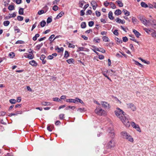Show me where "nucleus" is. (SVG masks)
<instances>
[{
  "mask_svg": "<svg viewBox=\"0 0 156 156\" xmlns=\"http://www.w3.org/2000/svg\"><path fill=\"white\" fill-rule=\"evenodd\" d=\"M116 116L119 118L124 125L126 127H129L130 125V122L129 121L126 114L122 110L117 108L115 112Z\"/></svg>",
  "mask_w": 156,
  "mask_h": 156,
  "instance_id": "f257e3e1",
  "label": "nucleus"
},
{
  "mask_svg": "<svg viewBox=\"0 0 156 156\" xmlns=\"http://www.w3.org/2000/svg\"><path fill=\"white\" fill-rule=\"evenodd\" d=\"M122 137L128 140L131 142H133V140L132 136L126 131H123L121 133Z\"/></svg>",
  "mask_w": 156,
  "mask_h": 156,
  "instance_id": "f03ea898",
  "label": "nucleus"
},
{
  "mask_svg": "<svg viewBox=\"0 0 156 156\" xmlns=\"http://www.w3.org/2000/svg\"><path fill=\"white\" fill-rule=\"evenodd\" d=\"M66 101L67 102H73L75 103H77L78 102L82 104L84 103L81 100L77 98H76L75 99H68L66 100Z\"/></svg>",
  "mask_w": 156,
  "mask_h": 156,
  "instance_id": "7ed1b4c3",
  "label": "nucleus"
},
{
  "mask_svg": "<svg viewBox=\"0 0 156 156\" xmlns=\"http://www.w3.org/2000/svg\"><path fill=\"white\" fill-rule=\"evenodd\" d=\"M138 18L144 25L146 26L147 25L149 21L147 20L144 16L140 15L138 16Z\"/></svg>",
  "mask_w": 156,
  "mask_h": 156,
  "instance_id": "20e7f679",
  "label": "nucleus"
},
{
  "mask_svg": "<svg viewBox=\"0 0 156 156\" xmlns=\"http://www.w3.org/2000/svg\"><path fill=\"white\" fill-rule=\"evenodd\" d=\"M95 113L100 115H104L105 112V111L100 108H97L95 109Z\"/></svg>",
  "mask_w": 156,
  "mask_h": 156,
  "instance_id": "39448f33",
  "label": "nucleus"
},
{
  "mask_svg": "<svg viewBox=\"0 0 156 156\" xmlns=\"http://www.w3.org/2000/svg\"><path fill=\"white\" fill-rule=\"evenodd\" d=\"M127 107L130 108L133 111L136 110V108L134 105L132 103H128L127 104Z\"/></svg>",
  "mask_w": 156,
  "mask_h": 156,
  "instance_id": "423d86ee",
  "label": "nucleus"
},
{
  "mask_svg": "<svg viewBox=\"0 0 156 156\" xmlns=\"http://www.w3.org/2000/svg\"><path fill=\"white\" fill-rule=\"evenodd\" d=\"M114 145V142L113 140H112L109 142L108 144V148H111L113 147Z\"/></svg>",
  "mask_w": 156,
  "mask_h": 156,
  "instance_id": "0eeeda50",
  "label": "nucleus"
},
{
  "mask_svg": "<svg viewBox=\"0 0 156 156\" xmlns=\"http://www.w3.org/2000/svg\"><path fill=\"white\" fill-rule=\"evenodd\" d=\"M9 16L8 18V17H5V19H8L12 18H14L16 16V12H13L12 14H9Z\"/></svg>",
  "mask_w": 156,
  "mask_h": 156,
  "instance_id": "6e6552de",
  "label": "nucleus"
},
{
  "mask_svg": "<svg viewBox=\"0 0 156 156\" xmlns=\"http://www.w3.org/2000/svg\"><path fill=\"white\" fill-rule=\"evenodd\" d=\"M101 103L102 106L105 108L109 107V105L106 102L102 101Z\"/></svg>",
  "mask_w": 156,
  "mask_h": 156,
  "instance_id": "1a4fd4ad",
  "label": "nucleus"
},
{
  "mask_svg": "<svg viewBox=\"0 0 156 156\" xmlns=\"http://www.w3.org/2000/svg\"><path fill=\"white\" fill-rule=\"evenodd\" d=\"M22 113V112L21 111H17L15 113H11L9 115V116H11L12 115H16L18 114H21Z\"/></svg>",
  "mask_w": 156,
  "mask_h": 156,
  "instance_id": "9d476101",
  "label": "nucleus"
},
{
  "mask_svg": "<svg viewBox=\"0 0 156 156\" xmlns=\"http://www.w3.org/2000/svg\"><path fill=\"white\" fill-rule=\"evenodd\" d=\"M80 51H88L89 49L87 48H86L84 47H79L78 48V49L77 50V52H79Z\"/></svg>",
  "mask_w": 156,
  "mask_h": 156,
  "instance_id": "9b49d317",
  "label": "nucleus"
},
{
  "mask_svg": "<svg viewBox=\"0 0 156 156\" xmlns=\"http://www.w3.org/2000/svg\"><path fill=\"white\" fill-rule=\"evenodd\" d=\"M45 57V56L44 55H42L40 58V59L42 61V63L43 64H45L46 62V61L44 59Z\"/></svg>",
  "mask_w": 156,
  "mask_h": 156,
  "instance_id": "f8f14e48",
  "label": "nucleus"
},
{
  "mask_svg": "<svg viewBox=\"0 0 156 156\" xmlns=\"http://www.w3.org/2000/svg\"><path fill=\"white\" fill-rule=\"evenodd\" d=\"M133 32L137 37H139L141 35L139 32L135 29L133 30Z\"/></svg>",
  "mask_w": 156,
  "mask_h": 156,
  "instance_id": "ddd939ff",
  "label": "nucleus"
},
{
  "mask_svg": "<svg viewBox=\"0 0 156 156\" xmlns=\"http://www.w3.org/2000/svg\"><path fill=\"white\" fill-rule=\"evenodd\" d=\"M57 55V54L56 53H53L51 55H50L48 57V58L49 59H52L53 58L54 56L56 57Z\"/></svg>",
  "mask_w": 156,
  "mask_h": 156,
  "instance_id": "4468645a",
  "label": "nucleus"
},
{
  "mask_svg": "<svg viewBox=\"0 0 156 156\" xmlns=\"http://www.w3.org/2000/svg\"><path fill=\"white\" fill-rule=\"evenodd\" d=\"M30 64L32 66H36L37 65V63L34 60H32L29 62Z\"/></svg>",
  "mask_w": 156,
  "mask_h": 156,
  "instance_id": "2eb2a0df",
  "label": "nucleus"
},
{
  "mask_svg": "<svg viewBox=\"0 0 156 156\" xmlns=\"http://www.w3.org/2000/svg\"><path fill=\"white\" fill-rule=\"evenodd\" d=\"M108 17L111 20H113L114 17L113 16V13L111 11H110L108 13Z\"/></svg>",
  "mask_w": 156,
  "mask_h": 156,
  "instance_id": "dca6fc26",
  "label": "nucleus"
},
{
  "mask_svg": "<svg viewBox=\"0 0 156 156\" xmlns=\"http://www.w3.org/2000/svg\"><path fill=\"white\" fill-rule=\"evenodd\" d=\"M122 12L121 10L119 9H117L115 11V14L117 16L121 14Z\"/></svg>",
  "mask_w": 156,
  "mask_h": 156,
  "instance_id": "f3484780",
  "label": "nucleus"
},
{
  "mask_svg": "<svg viewBox=\"0 0 156 156\" xmlns=\"http://www.w3.org/2000/svg\"><path fill=\"white\" fill-rule=\"evenodd\" d=\"M102 38L103 41L105 42H108L109 41V39L108 37L106 36L103 37Z\"/></svg>",
  "mask_w": 156,
  "mask_h": 156,
  "instance_id": "a211bd4d",
  "label": "nucleus"
},
{
  "mask_svg": "<svg viewBox=\"0 0 156 156\" xmlns=\"http://www.w3.org/2000/svg\"><path fill=\"white\" fill-rule=\"evenodd\" d=\"M64 14V12H61L57 16L56 18L58 19L61 17Z\"/></svg>",
  "mask_w": 156,
  "mask_h": 156,
  "instance_id": "6ab92c4d",
  "label": "nucleus"
},
{
  "mask_svg": "<svg viewBox=\"0 0 156 156\" xmlns=\"http://www.w3.org/2000/svg\"><path fill=\"white\" fill-rule=\"evenodd\" d=\"M122 12H124L125 15L126 16H129L130 15L129 12L126 10L123 9L122 10Z\"/></svg>",
  "mask_w": 156,
  "mask_h": 156,
  "instance_id": "aec40b11",
  "label": "nucleus"
},
{
  "mask_svg": "<svg viewBox=\"0 0 156 156\" xmlns=\"http://www.w3.org/2000/svg\"><path fill=\"white\" fill-rule=\"evenodd\" d=\"M14 29L16 33H18L20 32V30L17 26L14 27Z\"/></svg>",
  "mask_w": 156,
  "mask_h": 156,
  "instance_id": "412c9836",
  "label": "nucleus"
},
{
  "mask_svg": "<svg viewBox=\"0 0 156 156\" xmlns=\"http://www.w3.org/2000/svg\"><path fill=\"white\" fill-rule=\"evenodd\" d=\"M141 5L142 7H144V8H147L148 7L147 5L146 4L145 2H142L141 3Z\"/></svg>",
  "mask_w": 156,
  "mask_h": 156,
  "instance_id": "4be33fe9",
  "label": "nucleus"
},
{
  "mask_svg": "<svg viewBox=\"0 0 156 156\" xmlns=\"http://www.w3.org/2000/svg\"><path fill=\"white\" fill-rule=\"evenodd\" d=\"M19 14L20 15H23V9L22 8H20L19 11Z\"/></svg>",
  "mask_w": 156,
  "mask_h": 156,
  "instance_id": "5701e85b",
  "label": "nucleus"
},
{
  "mask_svg": "<svg viewBox=\"0 0 156 156\" xmlns=\"http://www.w3.org/2000/svg\"><path fill=\"white\" fill-rule=\"evenodd\" d=\"M56 50H58V52H61L63 51L64 49L62 47L59 48L58 47L57 48L55 49Z\"/></svg>",
  "mask_w": 156,
  "mask_h": 156,
  "instance_id": "b1692460",
  "label": "nucleus"
},
{
  "mask_svg": "<svg viewBox=\"0 0 156 156\" xmlns=\"http://www.w3.org/2000/svg\"><path fill=\"white\" fill-rule=\"evenodd\" d=\"M15 56V53L13 52H11L9 53V56L11 58H13Z\"/></svg>",
  "mask_w": 156,
  "mask_h": 156,
  "instance_id": "393cba45",
  "label": "nucleus"
},
{
  "mask_svg": "<svg viewBox=\"0 0 156 156\" xmlns=\"http://www.w3.org/2000/svg\"><path fill=\"white\" fill-rule=\"evenodd\" d=\"M109 134L111 136L112 138H113L114 135V132L113 130H112L111 131L109 132Z\"/></svg>",
  "mask_w": 156,
  "mask_h": 156,
  "instance_id": "a878e982",
  "label": "nucleus"
},
{
  "mask_svg": "<svg viewBox=\"0 0 156 156\" xmlns=\"http://www.w3.org/2000/svg\"><path fill=\"white\" fill-rule=\"evenodd\" d=\"M10 23V22L9 21H5L3 23V24L5 26H7Z\"/></svg>",
  "mask_w": 156,
  "mask_h": 156,
  "instance_id": "bb28decb",
  "label": "nucleus"
},
{
  "mask_svg": "<svg viewBox=\"0 0 156 156\" xmlns=\"http://www.w3.org/2000/svg\"><path fill=\"white\" fill-rule=\"evenodd\" d=\"M8 9L9 10H12L14 9V7L13 5H10L8 7Z\"/></svg>",
  "mask_w": 156,
  "mask_h": 156,
  "instance_id": "cd10ccee",
  "label": "nucleus"
},
{
  "mask_svg": "<svg viewBox=\"0 0 156 156\" xmlns=\"http://www.w3.org/2000/svg\"><path fill=\"white\" fill-rule=\"evenodd\" d=\"M17 19L19 21H22L23 20V17L20 16H19L17 17Z\"/></svg>",
  "mask_w": 156,
  "mask_h": 156,
  "instance_id": "c85d7f7f",
  "label": "nucleus"
},
{
  "mask_svg": "<svg viewBox=\"0 0 156 156\" xmlns=\"http://www.w3.org/2000/svg\"><path fill=\"white\" fill-rule=\"evenodd\" d=\"M115 40L117 41V42L119 44L122 43V41L121 39H119L116 37L115 38Z\"/></svg>",
  "mask_w": 156,
  "mask_h": 156,
  "instance_id": "c756f323",
  "label": "nucleus"
},
{
  "mask_svg": "<svg viewBox=\"0 0 156 156\" xmlns=\"http://www.w3.org/2000/svg\"><path fill=\"white\" fill-rule=\"evenodd\" d=\"M77 111L80 112H83L85 111V110L84 108H79L78 109Z\"/></svg>",
  "mask_w": 156,
  "mask_h": 156,
  "instance_id": "7c9ffc66",
  "label": "nucleus"
},
{
  "mask_svg": "<svg viewBox=\"0 0 156 156\" xmlns=\"http://www.w3.org/2000/svg\"><path fill=\"white\" fill-rule=\"evenodd\" d=\"M42 105H50V103L48 102H42L41 103Z\"/></svg>",
  "mask_w": 156,
  "mask_h": 156,
  "instance_id": "2f4dec72",
  "label": "nucleus"
},
{
  "mask_svg": "<svg viewBox=\"0 0 156 156\" xmlns=\"http://www.w3.org/2000/svg\"><path fill=\"white\" fill-rule=\"evenodd\" d=\"M81 26L82 28H84L86 27V23L85 22H83L81 23Z\"/></svg>",
  "mask_w": 156,
  "mask_h": 156,
  "instance_id": "473e14b6",
  "label": "nucleus"
},
{
  "mask_svg": "<svg viewBox=\"0 0 156 156\" xmlns=\"http://www.w3.org/2000/svg\"><path fill=\"white\" fill-rule=\"evenodd\" d=\"M134 61L135 62V64L137 65H138L139 66L142 68L143 67L142 65L139 62H138L134 60Z\"/></svg>",
  "mask_w": 156,
  "mask_h": 156,
  "instance_id": "72a5a7b5",
  "label": "nucleus"
},
{
  "mask_svg": "<svg viewBox=\"0 0 156 156\" xmlns=\"http://www.w3.org/2000/svg\"><path fill=\"white\" fill-rule=\"evenodd\" d=\"M46 23L45 21H42L40 23V25L41 27H44L46 24Z\"/></svg>",
  "mask_w": 156,
  "mask_h": 156,
  "instance_id": "f704fd0d",
  "label": "nucleus"
},
{
  "mask_svg": "<svg viewBox=\"0 0 156 156\" xmlns=\"http://www.w3.org/2000/svg\"><path fill=\"white\" fill-rule=\"evenodd\" d=\"M94 41L97 43H99L100 41V39L98 37H95L94 38Z\"/></svg>",
  "mask_w": 156,
  "mask_h": 156,
  "instance_id": "c9c22d12",
  "label": "nucleus"
},
{
  "mask_svg": "<svg viewBox=\"0 0 156 156\" xmlns=\"http://www.w3.org/2000/svg\"><path fill=\"white\" fill-rule=\"evenodd\" d=\"M10 102L12 104H15L16 102V101L14 99H11L9 100Z\"/></svg>",
  "mask_w": 156,
  "mask_h": 156,
  "instance_id": "e433bc0d",
  "label": "nucleus"
},
{
  "mask_svg": "<svg viewBox=\"0 0 156 156\" xmlns=\"http://www.w3.org/2000/svg\"><path fill=\"white\" fill-rule=\"evenodd\" d=\"M134 128H135L137 131L141 132L140 129L138 125H136Z\"/></svg>",
  "mask_w": 156,
  "mask_h": 156,
  "instance_id": "4c0bfd02",
  "label": "nucleus"
},
{
  "mask_svg": "<svg viewBox=\"0 0 156 156\" xmlns=\"http://www.w3.org/2000/svg\"><path fill=\"white\" fill-rule=\"evenodd\" d=\"M134 128H135L137 131L141 132L140 129L138 125H136Z\"/></svg>",
  "mask_w": 156,
  "mask_h": 156,
  "instance_id": "58836bf2",
  "label": "nucleus"
},
{
  "mask_svg": "<svg viewBox=\"0 0 156 156\" xmlns=\"http://www.w3.org/2000/svg\"><path fill=\"white\" fill-rule=\"evenodd\" d=\"M52 21V19L50 17H49L48 18L47 20V22L48 23H51Z\"/></svg>",
  "mask_w": 156,
  "mask_h": 156,
  "instance_id": "ea45409f",
  "label": "nucleus"
},
{
  "mask_svg": "<svg viewBox=\"0 0 156 156\" xmlns=\"http://www.w3.org/2000/svg\"><path fill=\"white\" fill-rule=\"evenodd\" d=\"M73 59L72 58L66 60V61L69 64H71L73 62Z\"/></svg>",
  "mask_w": 156,
  "mask_h": 156,
  "instance_id": "a19ab883",
  "label": "nucleus"
},
{
  "mask_svg": "<svg viewBox=\"0 0 156 156\" xmlns=\"http://www.w3.org/2000/svg\"><path fill=\"white\" fill-rule=\"evenodd\" d=\"M110 5H111V8H112V9H115L116 7L115 5L112 2L110 3Z\"/></svg>",
  "mask_w": 156,
  "mask_h": 156,
  "instance_id": "79ce46f5",
  "label": "nucleus"
},
{
  "mask_svg": "<svg viewBox=\"0 0 156 156\" xmlns=\"http://www.w3.org/2000/svg\"><path fill=\"white\" fill-rule=\"evenodd\" d=\"M132 21L134 23H136L138 21L134 17H133L132 18Z\"/></svg>",
  "mask_w": 156,
  "mask_h": 156,
  "instance_id": "37998d69",
  "label": "nucleus"
},
{
  "mask_svg": "<svg viewBox=\"0 0 156 156\" xmlns=\"http://www.w3.org/2000/svg\"><path fill=\"white\" fill-rule=\"evenodd\" d=\"M69 54L68 52L67 51H65L64 56V57L67 58V57H69Z\"/></svg>",
  "mask_w": 156,
  "mask_h": 156,
  "instance_id": "c03bdc74",
  "label": "nucleus"
},
{
  "mask_svg": "<svg viewBox=\"0 0 156 156\" xmlns=\"http://www.w3.org/2000/svg\"><path fill=\"white\" fill-rule=\"evenodd\" d=\"M151 35L153 37L156 38V32L155 30H154V32H153Z\"/></svg>",
  "mask_w": 156,
  "mask_h": 156,
  "instance_id": "a18cd8bd",
  "label": "nucleus"
},
{
  "mask_svg": "<svg viewBox=\"0 0 156 156\" xmlns=\"http://www.w3.org/2000/svg\"><path fill=\"white\" fill-rule=\"evenodd\" d=\"M58 8L57 6L55 5L53 7L52 9L53 10L55 11H56L58 10Z\"/></svg>",
  "mask_w": 156,
  "mask_h": 156,
  "instance_id": "49530a36",
  "label": "nucleus"
},
{
  "mask_svg": "<svg viewBox=\"0 0 156 156\" xmlns=\"http://www.w3.org/2000/svg\"><path fill=\"white\" fill-rule=\"evenodd\" d=\"M94 24V22L93 21H91L89 22L88 25L90 27H91L93 26Z\"/></svg>",
  "mask_w": 156,
  "mask_h": 156,
  "instance_id": "de8ad7c7",
  "label": "nucleus"
},
{
  "mask_svg": "<svg viewBox=\"0 0 156 156\" xmlns=\"http://www.w3.org/2000/svg\"><path fill=\"white\" fill-rule=\"evenodd\" d=\"M42 45H43L42 44H38L36 46V48L37 50H39L40 49V48H41V47L42 46Z\"/></svg>",
  "mask_w": 156,
  "mask_h": 156,
  "instance_id": "09e8293b",
  "label": "nucleus"
},
{
  "mask_svg": "<svg viewBox=\"0 0 156 156\" xmlns=\"http://www.w3.org/2000/svg\"><path fill=\"white\" fill-rule=\"evenodd\" d=\"M91 4L92 6L97 5V4L95 1H92L91 2Z\"/></svg>",
  "mask_w": 156,
  "mask_h": 156,
  "instance_id": "8fccbe9b",
  "label": "nucleus"
},
{
  "mask_svg": "<svg viewBox=\"0 0 156 156\" xmlns=\"http://www.w3.org/2000/svg\"><path fill=\"white\" fill-rule=\"evenodd\" d=\"M53 99L54 101H55L59 102L61 101L60 99L57 98H53Z\"/></svg>",
  "mask_w": 156,
  "mask_h": 156,
  "instance_id": "3c124183",
  "label": "nucleus"
},
{
  "mask_svg": "<svg viewBox=\"0 0 156 156\" xmlns=\"http://www.w3.org/2000/svg\"><path fill=\"white\" fill-rule=\"evenodd\" d=\"M144 30L147 33L149 34L150 32H151V30L147 29L146 28H144Z\"/></svg>",
  "mask_w": 156,
  "mask_h": 156,
  "instance_id": "603ef678",
  "label": "nucleus"
},
{
  "mask_svg": "<svg viewBox=\"0 0 156 156\" xmlns=\"http://www.w3.org/2000/svg\"><path fill=\"white\" fill-rule=\"evenodd\" d=\"M119 6L120 7H122L123 6V5L122 3L120 1H119L117 2Z\"/></svg>",
  "mask_w": 156,
  "mask_h": 156,
  "instance_id": "864d4df0",
  "label": "nucleus"
},
{
  "mask_svg": "<svg viewBox=\"0 0 156 156\" xmlns=\"http://www.w3.org/2000/svg\"><path fill=\"white\" fill-rule=\"evenodd\" d=\"M123 41L124 42H126L128 40V39L126 37H123L122 38Z\"/></svg>",
  "mask_w": 156,
  "mask_h": 156,
  "instance_id": "5fc2aeb1",
  "label": "nucleus"
},
{
  "mask_svg": "<svg viewBox=\"0 0 156 156\" xmlns=\"http://www.w3.org/2000/svg\"><path fill=\"white\" fill-rule=\"evenodd\" d=\"M27 58L30 59H32L34 58V56L31 54H29L28 55Z\"/></svg>",
  "mask_w": 156,
  "mask_h": 156,
  "instance_id": "6e6d98bb",
  "label": "nucleus"
},
{
  "mask_svg": "<svg viewBox=\"0 0 156 156\" xmlns=\"http://www.w3.org/2000/svg\"><path fill=\"white\" fill-rule=\"evenodd\" d=\"M99 51H100L102 53H105V51L104 49L100 48H99Z\"/></svg>",
  "mask_w": 156,
  "mask_h": 156,
  "instance_id": "4d7b16f0",
  "label": "nucleus"
},
{
  "mask_svg": "<svg viewBox=\"0 0 156 156\" xmlns=\"http://www.w3.org/2000/svg\"><path fill=\"white\" fill-rule=\"evenodd\" d=\"M68 47L69 48H74L75 47V45L71 43H69L68 44Z\"/></svg>",
  "mask_w": 156,
  "mask_h": 156,
  "instance_id": "13d9d810",
  "label": "nucleus"
},
{
  "mask_svg": "<svg viewBox=\"0 0 156 156\" xmlns=\"http://www.w3.org/2000/svg\"><path fill=\"white\" fill-rule=\"evenodd\" d=\"M114 34L115 35L118 36L119 34V33L118 32L117 30H115L113 32Z\"/></svg>",
  "mask_w": 156,
  "mask_h": 156,
  "instance_id": "bf43d9fd",
  "label": "nucleus"
},
{
  "mask_svg": "<svg viewBox=\"0 0 156 156\" xmlns=\"http://www.w3.org/2000/svg\"><path fill=\"white\" fill-rule=\"evenodd\" d=\"M44 11L43 10H41L39 11L38 12V15H40L44 13Z\"/></svg>",
  "mask_w": 156,
  "mask_h": 156,
  "instance_id": "052dcab7",
  "label": "nucleus"
},
{
  "mask_svg": "<svg viewBox=\"0 0 156 156\" xmlns=\"http://www.w3.org/2000/svg\"><path fill=\"white\" fill-rule=\"evenodd\" d=\"M95 12L97 16L99 17L101 16V13L99 12L96 11Z\"/></svg>",
  "mask_w": 156,
  "mask_h": 156,
  "instance_id": "680f3d73",
  "label": "nucleus"
},
{
  "mask_svg": "<svg viewBox=\"0 0 156 156\" xmlns=\"http://www.w3.org/2000/svg\"><path fill=\"white\" fill-rule=\"evenodd\" d=\"M24 43V42L22 41H17L16 43V44H23Z\"/></svg>",
  "mask_w": 156,
  "mask_h": 156,
  "instance_id": "e2e57ef3",
  "label": "nucleus"
},
{
  "mask_svg": "<svg viewBox=\"0 0 156 156\" xmlns=\"http://www.w3.org/2000/svg\"><path fill=\"white\" fill-rule=\"evenodd\" d=\"M55 36L54 34L51 35L49 37V40L51 41V39L54 37Z\"/></svg>",
  "mask_w": 156,
  "mask_h": 156,
  "instance_id": "0e129e2a",
  "label": "nucleus"
},
{
  "mask_svg": "<svg viewBox=\"0 0 156 156\" xmlns=\"http://www.w3.org/2000/svg\"><path fill=\"white\" fill-rule=\"evenodd\" d=\"M64 115L63 114H60L59 115V118L61 119H62L64 118Z\"/></svg>",
  "mask_w": 156,
  "mask_h": 156,
  "instance_id": "69168bd1",
  "label": "nucleus"
},
{
  "mask_svg": "<svg viewBox=\"0 0 156 156\" xmlns=\"http://www.w3.org/2000/svg\"><path fill=\"white\" fill-rule=\"evenodd\" d=\"M16 2L18 4H20L22 2V0H16Z\"/></svg>",
  "mask_w": 156,
  "mask_h": 156,
  "instance_id": "338daca9",
  "label": "nucleus"
},
{
  "mask_svg": "<svg viewBox=\"0 0 156 156\" xmlns=\"http://www.w3.org/2000/svg\"><path fill=\"white\" fill-rule=\"evenodd\" d=\"M92 13V11L90 10H88L87 12H86V15H90Z\"/></svg>",
  "mask_w": 156,
  "mask_h": 156,
  "instance_id": "774afa93",
  "label": "nucleus"
}]
</instances>
